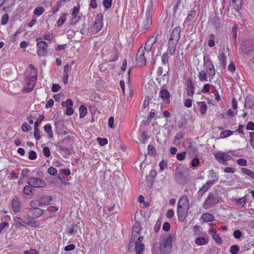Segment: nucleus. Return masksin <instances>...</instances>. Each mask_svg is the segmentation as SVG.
Masks as SVG:
<instances>
[{
    "mask_svg": "<svg viewBox=\"0 0 254 254\" xmlns=\"http://www.w3.org/2000/svg\"><path fill=\"white\" fill-rule=\"evenodd\" d=\"M15 226L17 227H25L24 221L20 217L15 216L13 218Z\"/></svg>",
    "mask_w": 254,
    "mask_h": 254,
    "instance_id": "obj_32",
    "label": "nucleus"
},
{
    "mask_svg": "<svg viewBox=\"0 0 254 254\" xmlns=\"http://www.w3.org/2000/svg\"><path fill=\"white\" fill-rule=\"evenodd\" d=\"M201 218L205 222H211L214 220L213 215L209 213L203 214Z\"/></svg>",
    "mask_w": 254,
    "mask_h": 254,
    "instance_id": "obj_31",
    "label": "nucleus"
},
{
    "mask_svg": "<svg viewBox=\"0 0 254 254\" xmlns=\"http://www.w3.org/2000/svg\"><path fill=\"white\" fill-rule=\"evenodd\" d=\"M78 229L77 224H73L71 225V228L69 229L68 234L69 235H74L77 232Z\"/></svg>",
    "mask_w": 254,
    "mask_h": 254,
    "instance_id": "obj_43",
    "label": "nucleus"
},
{
    "mask_svg": "<svg viewBox=\"0 0 254 254\" xmlns=\"http://www.w3.org/2000/svg\"><path fill=\"white\" fill-rule=\"evenodd\" d=\"M175 179L179 183H182L184 180V176L181 171H176L175 174Z\"/></svg>",
    "mask_w": 254,
    "mask_h": 254,
    "instance_id": "obj_30",
    "label": "nucleus"
},
{
    "mask_svg": "<svg viewBox=\"0 0 254 254\" xmlns=\"http://www.w3.org/2000/svg\"><path fill=\"white\" fill-rule=\"evenodd\" d=\"M152 24V19L150 16H147L146 17L141 21V27L145 29L148 28Z\"/></svg>",
    "mask_w": 254,
    "mask_h": 254,
    "instance_id": "obj_26",
    "label": "nucleus"
},
{
    "mask_svg": "<svg viewBox=\"0 0 254 254\" xmlns=\"http://www.w3.org/2000/svg\"><path fill=\"white\" fill-rule=\"evenodd\" d=\"M143 240V237L142 236H140L134 241L136 254H142L143 253L144 249V245L142 243Z\"/></svg>",
    "mask_w": 254,
    "mask_h": 254,
    "instance_id": "obj_11",
    "label": "nucleus"
},
{
    "mask_svg": "<svg viewBox=\"0 0 254 254\" xmlns=\"http://www.w3.org/2000/svg\"><path fill=\"white\" fill-rule=\"evenodd\" d=\"M208 177L209 179H211V180H209V181H214V184L217 181L218 177L215 172L213 171V170H211L209 171Z\"/></svg>",
    "mask_w": 254,
    "mask_h": 254,
    "instance_id": "obj_35",
    "label": "nucleus"
},
{
    "mask_svg": "<svg viewBox=\"0 0 254 254\" xmlns=\"http://www.w3.org/2000/svg\"><path fill=\"white\" fill-rule=\"evenodd\" d=\"M189 201L187 196H182L178 202L177 215L179 221L183 222L186 220L189 210Z\"/></svg>",
    "mask_w": 254,
    "mask_h": 254,
    "instance_id": "obj_1",
    "label": "nucleus"
},
{
    "mask_svg": "<svg viewBox=\"0 0 254 254\" xmlns=\"http://www.w3.org/2000/svg\"><path fill=\"white\" fill-rule=\"evenodd\" d=\"M67 16V13H63L62 15L60 17L57 22V25L58 27H60L62 26L66 21V16Z\"/></svg>",
    "mask_w": 254,
    "mask_h": 254,
    "instance_id": "obj_37",
    "label": "nucleus"
},
{
    "mask_svg": "<svg viewBox=\"0 0 254 254\" xmlns=\"http://www.w3.org/2000/svg\"><path fill=\"white\" fill-rule=\"evenodd\" d=\"M37 54L39 56H44L47 54L48 44L45 41H39L37 44Z\"/></svg>",
    "mask_w": 254,
    "mask_h": 254,
    "instance_id": "obj_9",
    "label": "nucleus"
},
{
    "mask_svg": "<svg viewBox=\"0 0 254 254\" xmlns=\"http://www.w3.org/2000/svg\"><path fill=\"white\" fill-rule=\"evenodd\" d=\"M181 28L175 27L172 31L169 41L177 43L180 38Z\"/></svg>",
    "mask_w": 254,
    "mask_h": 254,
    "instance_id": "obj_14",
    "label": "nucleus"
},
{
    "mask_svg": "<svg viewBox=\"0 0 254 254\" xmlns=\"http://www.w3.org/2000/svg\"><path fill=\"white\" fill-rule=\"evenodd\" d=\"M247 198L245 196H243L236 201V205L240 208H242L247 202Z\"/></svg>",
    "mask_w": 254,
    "mask_h": 254,
    "instance_id": "obj_36",
    "label": "nucleus"
},
{
    "mask_svg": "<svg viewBox=\"0 0 254 254\" xmlns=\"http://www.w3.org/2000/svg\"><path fill=\"white\" fill-rule=\"evenodd\" d=\"M32 187L30 186H25L23 190V192L26 194L29 195L32 193L33 190Z\"/></svg>",
    "mask_w": 254,
    "mask_h": 254,
    "instance_id": "obj_48",
    "label": "nucleus"
},
{
    "mask_svg": "<svg viewBox=\"0 0 254 254\" xmlns=\"http://www.w3.org/2000/svg\"><path fill=\"white\" fill-rule=\"evenodd\" d=\"M43 213L44 210L43 209L37 207L34 208L33 209H30L28 211L29 214L35 218H37L43 214Z\"/></svg>",
    "mask_w": 254,
    "mask_h": 254,
    "instance_id": "obj_19",
    "label": "nucleus"
},
{
    "mask_svg": "<svg viewBox=\"0 0 254 254\" xmlns=\"http://www.w3.org/2000/svg\"><path fill=\"white\" fill-rule=\"evenodd\" d=\"M187 86V95L188 97H192L194 93V87L191 79L189 78L186 83Z\"/></svg>",
    "mask_w": 254,
    "mask_h": 254,
    "instance_id": "obj_15",
    "label": "nucleus"
},
{
    "mask_svg": "<svg viewBox=\"0 0 254 254\" xmlns=\"http://www.w3.org/2000/svg\"><path fill=\"white\" fill-rule=\"evenodd\" d=\"M172 249V238L171 235L162 237L160 240L159 250L160 254H169Z\"/></svg>",
    "mask_w": 254,
    "mask_h": 254,
    "instance_id": "obj_2",
    "label": "nucleus"
},
{
    "mask_svg": "<svg viewBox=\"0 0 254 254\" xmlns=\"http://www.w3.org/2000/svg\"><path fill=\"white\" fill-rule=\"evenodd\" d=\"M203 63L205 70L207 71L208 74L209 76H211L212 78L215 74V71L214 65L208 55H206L204 56Z\"/></svg>",
    "mask_w": 254,
    "mask_h": 254,
    "instance_id": "obj_3",
    "label": "nucleus"
},
{
    "mask_svg": "<svg viewBox=\"0 0 254 254\" xmlns=\"http://www.w3.org/2000/svg\"><path fill=\"white\" fill-rule=\"evenodd\" d=\"M28 67L29 68L30 74L28 78L31 80L37 81L38 74L37 70L34 68L33 65L32 64H29L28 65Z\"/></svg>",
    "mask_w": 254,
    "mask_h": 254,
    "instance_id": "obj_20",
    "label": "nucleus"
},
{
    "mask_svg": "<svg viewBox=\"0 0 254 254\" xmlns=\"http://www.w3.org/2000/svg\"><path fill=\"white\" fill-rule=\"evenodd\" d=\"M237 26L236 24H235L233 26L231 31L232 38L235 43L236 42L237 40Z\"/></svg>",
    "mask_w": 254,
    "mask_h": 254,
    "instance_id": "obj_44",
    "label": "nucleus"
},
{
    "mask_svg": "<svg viewBox=\"0 0 254 254\" xmlns=\"http://www.w3.org/2000/svg\"><path fill=\"white\" fill-rule=\"evenodd\" d=\"M168 49L167 51V54H170L171 55H173L176 51V46L177 43L173 42H171L169 41L168 42Z\"/></svg>",
    "mask_w": 254,
    "mask_h": 254,
    "instance_id": "obj_27",
    "label": "nucleus"
},
{
    "mask_svg": "<svg viewBox=\"0 0 254 254\" xmlns=\"http://www.w3.org/2000/svg\"><path fill=\"white\" fill-rule=\"evenodd\" d=\"M36 81L34 80H31L30 78H27V84L24 87V89L28 92H31L35 85Z\"/></svg>",
    "mask_w": 254,
    "mask_h": 254,
    "instance_id": "obj_24",
    "label": "nucleus"
},
{
    "mask_svg": "<svg viewBox=\"0 0 254 254\" xmlns=\"http://www.w3.org/2000/svg\"><path fill=\"white\" fill-rule=\"evenodd\" d=\"M194 242L198 246H202L208 243V239L207 237H200L196 238Z\"/></svg>",
    "mask_w": 254,
    "mask_h": 254,
    "instance_id": "obj_28",
    "label": "nucleus"
},
{
    "mask_svg": "<svg viewBox=\"0 0 254 254\" xmlns=\"http://www.w3.org/2000/svg\"><path fill=\"white\" fill-rule=\"evenodd\" d=\"M234 131H232L230 130H225L224 131H222L220 133V138H225L226 137H228L230 136L231 135L233 134Z\"/></svg>",
    "mask_w": 254,
    "mask_h": 254,
    "instance_id": "obj_41",
    "label": "nucleus"
},
{
    "mask_svg": "<svg viewBox=\"0 0 254 254\" xmlns=\"http://www.w3.org/2000/svg\"><path fill=\"white\" fill-rule=\"evenodd\" d=\"M237 163L242 166H246L247 165V161L245 159H239L237 160Z\"/></svg>",
    "mask_w": 254,
    "mask_h": 254,
    "instance_id": "obj_59",
    "label": "nucleus"
},
{
    "mask_svg": "<svg viewBox=\"0 0 254 254\" xmlns=\"http://www.w3.org/2000/svg\"><path fill=\"white\" fill-rule=\"evenodd\" d=\"M207 71L202 70L198 73V78L200 81H207Z\"/></svg>",
    "mask_w": 254,
    "mask_h": 254,
    "instance_id": "obj_33",
    "label": "nucleus"
},
{
    "mask_svg": "<svg viewBox=\"0 0 254 254\" xmlns=\"http://www.w3.org/2000/svg\"><path fill=\"white\" fill-rule=\"evenodd\" d=\"M34 136L36 140H39L41 138L40 132L38 128V123H34Z\"/></svg>",
    "mask_w": 254,
    "mask_h": 254,
    "instance_id": "obj_39",
    "label": "nucleus"
},
{
    "mask_svg": "<svg viewBox=\"0 0 254 254\" xmlns=\"http://www.w3.org/2000/svg\"><path fill=\"white\" fill-rule=\"evenodd\" d=\"M11 206L14 212H19L20 211V202L19 198L17 196H14L13 198L11 201Z\"/></svg>",
    "mask_w": 254,
    "mask_h": 254,
    "instance_id": "obj_17",
    "label": "nucleus"
},
{
    "mask_svg": "<svg viewBox=\"0 0 254 254\" xmlns=\"http://www.w3.org/2000/svg\"><path fill=\"white\" fill-rule=\"evenodd\" d=\"M61 89V86L56 83H54L53 84L52 87V91L53 92H56L60 90Z\"/></svg>",
    "mask_w": 254,
    "mask_h": 254,
    "instance_id": "obj_62",
    "label": "nucleus"
},
{
    "mask_svg": "<svg viewBox=\"0 0 254 254\" xmlns=\"http://www.w3.org/2000/svg\"><path fill=\"white\" fill-rule=\"evenodd\" d=\"M253 105V103L250 98H247L245 100V107L251 108Z\"/></svg>",
    "mask_w": 254,
    "mask_h": 254,
    "instance_id": "obj_58",
    "label": "nucleus"
},
{
    "mask_svg": "<svg viewBox=\"0 0 254 254\" xmlns=\"http://www.w3.org/2000/svg\"><path fill=\"white\" fill-rule=\"evenodd\" d=\"M141 230V225L138 222H135L132 227V237L130 241L129 246L131 244L132 246L133 243L135 240L137 238L138 234L139 233Z\"/></svg>",
    "mask_w": 254,
    "mask_h": 254,
    "instance_id": "obj_10",
    "label": "nucleus"
},
{
    "mask_svg": "<svg viewBox=\"0 0 254 254\" xmlns=\"http://www.w3.org/2000/svg\"><path fill=\"white\" fill-rule=\"evenodd\" d=\"M242 171L245 174L247 175L251 178L254 179V172H253L251 170L245 168H242Z\"/></svg>",
    "mask_w": 254,
    "mask_h": 254,
    "instance_id": "obj_45",
    "label": "nucleus"
},
{
    "mask_svg": "<svg viewBox=\"0 0 254 254\" xmlns=\"http://www.w3.org/2000/svg\"><path fill=\"white\" fill-rule=\"evenodd\" d=\"M239 248L237 245H232L230 248V253L231 254H237L239 251Z\"/></svg>",
    "mask_w": 254,
    "mask_h": 254,
    "instance_id": "obj_46",
    "label": "nucleus"
},
{
    "mask_svg": "<svg viewBox=\"0 0 254 254\" xmlns=\"http://www.w3.org/2000/svg\"><path fill=\"white\" fill-rule=\"evenodd\" d=\"M24 253L25 254H40L37 250L34 249L25 251Z\"/></svg>",
    "mask_w": 254,
    "mask_h": 254,
    "instance_id": "obj_64",
    "label": "nucleus"
},
{
    "mask_svg": "<svg viewBox=\"0 0 254 254\" xmlns=\"http://www.w3.org/2000/svg\"><path fill=\"white\" fill-rule=\"evenodd\" d=\"M27 224L30 226L34 227L38 226V223L32 218H29L27 219Z\"/></svg>",
    "mask_w": 254,
    "mask_h": 254,
    "instance_id": "obj_49",
    "label": "nucleus"
},
{
    "mask_svg": "<svg viewBox=\"0 0 254 254\" xmlns=\"http://www.w3.org/2000/svg\"><path fill=\"white\" fill-rule=\"evenodd\" d=\"M214 156L218 162L224 165H227L228 164L227 161L230 160L231 158V156L222 152H217L215 154Z\"/></svg>",
    "mask_w": 254,
    "mask_h": 254,
    "instance_id": "obj_6",
    "label": "nucleus"
},
{
    "mask_svg": "<svg viewBox=\"0 0 254 254\" xmlns=\"http://www.w3.org/2000/svg\"><path fill=\"white\" fill-rule=\"evenodd\" d=\"M79 6H74L71 13V18L70 20L71 24H74L80 19V16L78 15L79 12Z\"/></svg>",
    "mask_w": 254,
    "mask_h": 254,
    "instance_id": "obj_13",
    "label": "nucleus"
},
{
    "mask_svg": "<svg viewBox=\"0 0 254 254\" xmlns=\"http://www.w3.org/2000/svg\"><path fill=\"white\" fill-rule=\"evenodd\" d=\"M45 11V9L42 6L36 7L34 10V14L37 16H40Z\"/></svg>",
    "mask_w": 254,
    "mask_h": 254,
    "instance_id": "obj_42",
    "label": "nucleus"
},
{
    "mask_svg": "<svg viewBox=\"0 0 254 254\" xmlns=\"http://www.w3.org/2000/svg\"><path fill=\"white\" fill-rule=\"evenodd\" d=\"M26 182L29 186L37 188H45L47 185L44 180L34 177L28 179Z\"/></svg>",
    "mask_w": 254,
    "mask_h": 254,
    "instance_id": "obj_4",
    "label": "nucleus"
},
{
    "mask_svg": "<svg viewBox=\"0 0 254 254\" xmlns=\"http://www.w3.org/2000/svg\"><path fill=\"white\" fill-rule=\"evenodd\" d=\"M196 15V11L191 10L186 18V20L184 22V24H186L187 26H190L191 21L195 17Z\"/></svg>",
    "mask_w": 254,
    "mask_h": 254,
    "instance_id": "obj_25",
    "label": "nucleus"
},
{
    "mask_svg": "<svg viewBox=\"0 0 254 254\" xmlns=\"http://www.w3.org/2000/svg\"><path fill=\"white\" fill-rule=\"evenodd\" d=\"M62 105L66 108L65 114L66 115L70 116L73 114V102L70 99H67L65 102H62Z\"/></svg>",
    "mask_w": 254,
    "mask_h": 254,
    "instance_id": "obj_12",
    "label": "nucleus"
},
{
    "mask_svg": "<svg viewBox=\"0 0 254 254\" xmlns=\"http://www.w3.org/2000/svg\"><path fill=\"white\" fill-rule=\"evenodd\" d=\"M144 54V50L142 48H139L136 56L137 64L139 66H143L146 64V60Z\"/></svg>",
    "mask_w": 254,
    "mask_h": 254,
    "instance_id": "obj_8",
    "label": "nucleus"
},
{
    "mask_svg": "<svg viewBox=\"0 0 254 254\" xmlns=\"http://www.w3.org/2000/svg\"><path fill=\"white\" fill-rule=\"evenodd\" d=\"M43 152L44 153V155L47 157H48L51 155L50 149L48 147H45L43 148Z\"/></svg>",
    "mask_w": 254,
    "mask_h": 254,
    "instance_id": "obj_61",
    "label": "nucleus"
},
{
    "mask_svg": "<svg viewBox=\"0 0 254 254\" xmlns=\"http://www.w3.org/2000/svg\"><path fill=\"white\" fill-rule=\"evenodd\" d=\"M218 58L219 61V66L222 69H224L226 65V56L224 53H221L218 56Z\"/></svg>",
    "mask_w": 254,
    "mask_h": 254,
    "instance_id": "obj_21",
    "label": "nucleus"
},
{
    "mask_svg": "<svg viewBox=\"0 0 254 254\" xmlns=\"http://www.w3.org/2000/svg\"><path fill=\"white\" fill-rule=\"evenodd\" d=\"M37 158V154L35 151H30L29 153L28 158L30 160H35Z\"/></svg>",
    "mask_w": 254,
    "mask_h": 254,
    "instance_id": "obj_57",
    "label": "nucleus"
},
{
    "mask_svg": "<svg viewBox=\"0 0 254 254\" xmlns=\"http://www.w3.org/2000/svg\"><path fill=\"white\" fill-rule=\"evenodd\" d=\"M250 144L254 149V131L250 132Z\"/></svg>",
    "mask_w": 254,
    "mask_h": 254,
    "instance_id": "obj_63",
    "label": "nucleus"
},
{
    "mask_svg": "<svg viewBox=\"0 0 254 254\" xmlns=\"http://www.w3.org/2000/svg\"><path fill=\"white\" fill-rule=\"evenodd\" d=\"M197 104L199 107V111L201 114L203 115L206 113L207 109L206 103L204 102H198Z\"/></svg>",
    "mask_w": 254,
    "mask_h": 254,
    "instance_id": "obj_34",
    "label": "nucleus"
},
{
    "mask_svg": "<svg viewBox=\"0 0 254 254\" xmlns=\"http://www.w3.org/2000/svg\"><path fill=\"white\" fill-rule=\"evenodd\" d=\"M156 42V38H154L153 37H151L146 43L144 48L143 49L144 51L145 50L147 53H149L153 44Z\"/></svg>",
    "mask_w": 254,
    "mask_h": 254,
    "instance_id": "obj_23",
    "label": "nucleus"
},
{
    "mask_svg": "<svg viewBox=\"0 0 254 254\" xmlns=\"http://www.w3.org/2000/svg\"><path fill=\"white\" fill-rule=\"evenodd\" d=\"M218 202L219 201L217 198L213 194L209 193L203 202V207L205 209H208Z\"/></svg>",
    "mask_w": 254,
    "mask_h": 254,
    "instance_id": "obj_5",
    "label": "nucleus"
},
{
    "mask_svg": "<svg viewBox=\"0 0 254 254\" xmlns=\"http://www.w3.org/2000/svg\"><path fill=\"white\" fill-rule=\"evenodd\" d=\"M214 240L218 244H221L222 243V241L220 237L217 233L214 234L213 236H212Z\"/></svg>",
    "mask_w": 254,
    "mask_h": 254,
    "instance_id": "obj_50",
    "label": "nucleus"
},
{
    "mask_svg": "<svg viewBox=\"0 0 254 254\" xmlns=\"http://www.w3.org/2000/svg\"><path fill=\"white\" fill-rule=\"evenodd\" d=\"M233 4L234 8L237 11H239L241 9L242 2H241L240 0H238L237 2H235V3H233Z\"/></svg>",
    "mask_w": 254,
    "mask_h": 254,
    "instance_id": "obj_56",
    "label": "nucleus"
},
{
    "mask_svg": "<svg viewBox=\"0 0 254 254\" xmlns=\"http://www.w3.org/2000/svg\"><path fill=\"white\" fill-rule=\"evenodd\" d=\"M44 130L49 134V136L52 137L53 134L51 125L50 124H47L44 126Z\"/></svg>",
    "mask_w": 254,
    "mask_h": 254,
    "instance_id": "obj_40",
    "label": "nucleus"
},
{
    "mask_svg": "<svg viewBox=\"0 0 254 254\" xmlns=\"http://www.w3.org/2000/svg\"><path fill=\"white\" fill-rule=\"evenodd\" d=\"M79 118L80 119L84 117L87 113V108L84 105L80 106V107H79Z\"/></svg>",
    "mask_w": 254,
    "mask_h": 254,
    "instance_id": "obj_38",
    "label": "nucleus"
},
{
    "mask_svg": "<svg viewBox=\"0 0 254 254\" xmlns=\"http://www.w3.org/2000/svg\"><path fill=\"white\" fill-rule=\"evenodd\" d=\"M242 236V233L240 230H236L233 232V236L236 239H240Z\"/></svg>",
    "mask_w": 254,
    "mask_h": 254,
    "instance_id": "obj_54",
    "label": "nucleus"
},
{
    "mask_svg": "<svg viewBox=\"0 0 254 254\" xmlns=\"http://www.w3.org/2000/svg\"><path fill=\"white\" fill-rule=\"evenodd\" d=\"M159 96L165 102L169 103L170 102V93L167 89H162L159 91Z\"/></svg>",
    "mask_w": 254,
    "mask_h": 254,
    "instance_id": "obj_18",
    "label": "nucleus"
},
{
    "mask_svg": "<svg viewBox=\"0 0 254 254\" xmlns=\"http://www.w3.org/2000/svg\"><path fill=\"white\" fill-rule=\"evenodd\" d=\"M210 23L216 29L220 28L221 25L220 20L217 16L213 17L210 20Z\"/></svg>",
    "mask_w": 254,
    "mask_h": 254,
    "instance_id": "obj_29",
    "label": "nucleus"
},
{
    "mask_svg": "<svg viewBox=\"0 0 254 254\" xmlns=\"http://www.w3.org/2000/svg\"><path fill=\"white\" fill-rule=\"evenodd\" d=\"M163 67H162V66L159 67L158 68V71H157L158 75H162L163 76H166L168 74V71L169 70V68H167L168 70L167 71H166L165 72L163 71Z\"/></svg>",
    "mask_w": 254,
    "mask_h": 254,
    "instance_id": "obj_51",
    "label": "nucleus"
},
{
    "mask_svg": "<svg viewBox=\"0 0 254 254\" xmlns=\"http://www.w3.org/2000/svg\"><path fill=\"white\" fill-rule=\"evenodd\" d=\"M103 15L102 13H99L97 15L94 25L92 27V29L93 32L97 33L101 29L103 26Z\"/></svg>",
    "mask_w": 254,
    "mask_h": 254,
    "instance_id": "obj_7",
    "label": "nucleus"
},
{
    "mask_svg": "<svg viewBox=\"0 0 254 254\" xmlns=\"http://www.w3.org/2000/svg\"><path fill=\"white\" fill-rule=\"evenodd\" d=\"M21 128L23 131L26 132L30 130L31 129V127L26 123H24L22 125Z\"/></svg>",
    "mask_w": 254,
    "mask_h": 254,
    "instance_id": "obj_55",
    "label": "nucleus"
},
{
    "mask_svg": "<svg viewBox=\"0 0 254 254\" xmlns=\"http://www.w3.org/2000/svg\"><path fill=\"white\" fill-rule=\"evenodd\" d=\"M48 172L51 175L56 176L57 174V169L53 167H49L48 169Z\"/></svg>",
    "mask_w": 254,
    "mask_h": 254,
    "instance_id": "obj_53",
    "label": "nucleus"
},
{
    "mask_svg": "<svg viewBox=\"0 0 254 254\" xmlns=\"http://www.w3.org/2000/svg\"><path fill=\"white\" fill-rule=\"evenodd\" d=\"M8 19H9L8 14H6V13L4 14V15H2V16L1 17V24L2 25L6 24L7 23Z\"/></svg>",
    "mask_w": 254,
    "mask_h": 254,
    "instance_id": "obj_52",
    "label": "nucleus"
},
{
    "mask_svg": "<svg viewBox=\"0 0 254 254\" xmlns=\"http://www.w3.org/2000/svg\"><path fill=\"white\" fill-rule=\"evenodd\" d=\"M214 185V181H207L204 185L199 189L197 193L200 196H203L205 192H206L211 186Z\"/></svg>",
    "mask_w": 254,
    "mask_h": 254,
    "instance_id": "obj_16",
    "label": "nucleus"
},
{
    "mask_svg": "<svg viewBox=\"0 0 254 254\" xmlns=\"http://www.w3.org/2000/svg\"><path fill=\"white\" fill-rule=\"evenodd\" d=\"M97 140L99 144L101 146H104L108 143V140L106 138H98Z\"/></svg>",
    "mask_w": 254,
    "mask_h": 254,
    "instance_id": "obj_60",
    "label": "nucleus"
},
{
    "mask_svg": "<svg viewBox=\"0 0 254 254\" xmlns=\"http://www.w3.org/2000/svg\"><path fill=\"white\" fill-rule=\"evenodd\" d=\"M52 201V197L50 195L41 197L39 200V206L48 205Z\"/></svg>",
    "mask_w": 254,
    "mask_h": 254,
    "instance_id": "obj_22",
    "label": "nucleus"
},
{
    "mask_svg": "<svg viewBox=\"0 0 254 254\" xmlns=\"http://www.w3.org/2000/svg\"><path fill=\"white\" fill-rule=\"evenodd\" d=\"M186 156V152L183 151L181 153H178L176 155L177 159L179 161H182L185 159Z\"/></svg>",
    "mask_w": 254,
    "mask_h": 254,
    "instance_id": "obj_47",
    "label": "nucleus"
}]
</instances>
